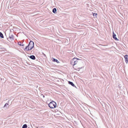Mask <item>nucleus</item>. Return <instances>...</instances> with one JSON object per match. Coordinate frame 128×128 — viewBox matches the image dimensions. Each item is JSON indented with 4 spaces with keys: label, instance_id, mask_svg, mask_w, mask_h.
Instances as JSON below:
<instances>
[{
    "label": "nucleus",
    "instance_id": "obj_12",
    "mask_svg": "<svg viewBox=\"0 0 128 128\" xmlns=\"http://www.w3.org/2000/svg\"><path fill=\"white\" fill-rule=\"evenodd\" d=\"M0 36L1 38H4V36H3V35L2 34L1 32H0Z\"/></svg>",
    "mask_w": 128,
    "mask_h": 128
},
{
    "label": "nucleus",
    "instance_id": "obj_6",
    "mask_svg": "<svg viewBox=\"0 0 128 128\" xmlns=\"http://www.w3.org/2000/svg\"><path fill=\"white\" fill-rule=\"evenodd\" d=\"M24 50L25 51H28L30 50V48L28 46H27L24 49Z\"/></svg>",
    "mask_w": 128,
    "mask_h": 128
},
{
    "label": "nucleus",
    "instance_id": "obj_1",
    "mask_svg": "<svg viewBox=\"0 0 128 128\" xmlns=\"http://www.w3.org/2000/svg\"><path fill=\"white\" fill-rule=\"evenodd\" d=\"M82 60L74 58L70 62L71 64L73 66V68L75 69L80 72H82L84 69L83 67L80 66V63L82 62Z\"/></svg>",
    "mask_w": 128,
    "mask_h": 128
},
{
    "label": "nucleus",
    "instance_id": "obj_9",
    "mask_svg": "<svg viewBox=\"0 0 128 128\" xmlns=\"http://www.w3.org/2000/svg\"><path fill=\"white\" fill-rule=\"evenodd\" d=\"M56 8H54L52 10V12L54 13H56Z\"/></svg>",
    "mask_w": 128,
    "mask_h": 128
},
{
    "label": "nucleus",
    "instance_id": "obj_14",
    "mask_svg": "<svg viewBox=\"0 0 128 128\" xmlns=\"http://www.w3.org/2000/svg\"><path fill=\"white\" fill-rule=\"evenodd\" d=\"M4 107H6L7 108H8V104L7 103L6 104H5L4 105Z\"/></svg>",
    "mask_w": 128,
    "mask_h": 128
},
{
    "label": "nucleus",
    "instance_id": "obj_13",
    "mask_svg": "<svg viewBox=\"0 0 128 128\" xmlns=\"http://www.w3.org/2000/svg\"><path fill=\"white\" fill-rule=\"evenodd\" d=\"M27 127V125L26 124H24L23 125L22 128H26Z\"/></svg>",
    "mask_w": 128,
    "mask_h": 128
},
{
    "label": "nucleus",
    "instance_id": "obj_7",
    "mask_svg": "<svg viewBox=\"0 0 128 128\" xmlns=\"http://www.w3.org/2000/svg\"><path fill=\"white\" fill-rule=\"evenodd\" d=\"M9 38L10 40H13V36L12 35H11L10 36Z\"/></svg>",
    "mask_w": 128,
    "mask_h": 128
},
{
    "label": "nucleus",
    "instance_id": "obj_10",
    "mask_svg": "<svg viewBox=\"0 0 128 128\" xmlns=\"http://www.w3.org/2000/svg\"><path fill=\"white\" fill-rule=\"evenodd\" d=\"M68 83L69 84H71L72 86H74V84L72 82H69Z\"/></svg>",
    "mask_w": 128,
    "mask_h": 128
},
{
    "label": "nucleus",
    "instance_id": "obj_16",
    "mask_svg": "<svg viewBox=\"0 0 128 128\" xmlns=\"http://www.w3.org/2000/svg\"><path fill=\"white\" fill-rule=\"evenodd\" d=\"M18 44L19 45H20V46H22V44H21V43H18Z\"/></svg>",
    "mask_w": 128,
    "mask_h": 128
},
{
    "label": "nucleus",
    "instance_id": "obj_8",
    "mask_svg": "<svg viewBox=\"0 0 128 128\" xmlns=\"http://www.w3.org/2000/svg\"><path fill=\"white\" fill-rule=\"evenodd\" d=\"M30 58L32 60H35V56L33 55H32L30 56Z\"/></svg>",
    "mask_w": 128,
    "mask_h": 128
},
{
    "label": "nucleus",
    "instance_id": "obj_3",
    "mask_svg": "<svg viewBox=\"0 0 128 128\" xmlns=\"http://www.w3.org/2000/svg\"><path fill=\"white\" fill-rule=\"evenodd\" d=\"M30 48V50H31L34 47V43L33 42L31 41L30 42L28 45Z\"/></svg>",
    "mask_w": 128,
    "mask_h": 128
},
{
    "label": "nucleus",
    "instance_id": "obj_2",
    "mask_svg": "<svg viewBox=\"0 0 128 128\" xmlns=\"http://www.w3.org/2000/svg\"><path fill=\"white\" fill-rule=\"evenodd\" d=\"M56 104L54 101H52L48 104V106L51 108H54L56 107Z\"/></svg>",
    "mask_w": 128,
    "mask_h": 128
},
{
    "label": "nucleus",
    "instance_id": "obj_4",
    "mask_svg": "<svg viewBox=\"0 0 128 128\" xmlns=\"http://www.w3.org/2000/svg\"><path fill=\"white\" fill-rule=\"evenodd\" d=\"M124 58H125V62L126 64L128 62V55H126L124 56Z\"/></svg>",
    "mask_w": 128,
    "mask_h": 128
},
{
    "label": "nucleus",
    "instance_id": "obj_5",
    "mask_svg": "<svg viewBox=\"0 0 128 128\" xmlns=\"http://www.w3.org/2000/svg\"><path fill=\"white\" fill-rule=\"evenodd\" d=\"M116 36L115 34L114 33V32H113V38L116 40H118L116 37Z\"/></svg>",
    "mask_w": 128,
    "mask_h": 128
},
{
    "label": "nucleus",
    "instance_id": "obj_11",
    "mask_svg": "<svg viewBox=\"0 0 128 128\" xmlns=\"http://www.w3.org/2000/svg\"><path fill=\"white\" fill-rule=\"evenodd\" d=\"M53 61H54V62H56L57 63H59V62L56 59L54 58H53Z\"/></svg>",
    "mask_w": 128,
    "mask_h": 128
},
{
    "label": "nucleus",
    "instance_id": "obj_15",
    "mask_svg": "<svg viewBox=\"0 0 128 128\" xmlns=\"http://www.w3.org/2000/svg\"><path fill=\"white\" fill-rule=\"evenodd\" d=\"M93 15L94 16H95V17H96L97 15V14L96 13H94L93 14Z\"/></svg>",
    "mask_w": 128,
    "mask_h": 128
}]
</instances>
